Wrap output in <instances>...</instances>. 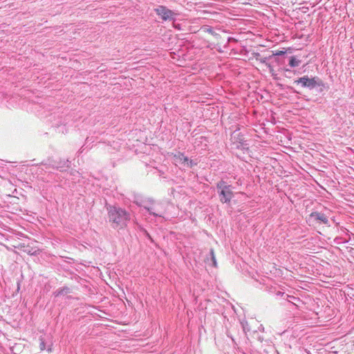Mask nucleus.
I'll use <instances>...</instances> for the list:
<instances>
[{
  "label": "nucleus",
  "instance_id": "obj_1",
  "mask_svg": "<svg viewBox=\"0 0 354 354\" xmlns=\"http://www.w3.org/2000/svg\"><path fill=\"white\" fill-rule=\"evenodd\" d=\"M108 219L114 229H124L131 219V214L126 209L114 205L106 207Z\"/></svg>",
  "mask_w": 354,
  "mask_h": 354
},
{
  "label": "nucleus",
  "instance_id": "obj_2",
  "mask_svg": "<svg viewBox=\"0 0 354 354\" xmlns=\"http://www.w3.org/2000/svg\"><path fill=\"white\" fill-rule=\"evenodd\" d=\"M293 83L309 90L318 88V91L319 93L323 92L324 89H327L328 88L327 84L317 76L309 77L308 75H304L303 77L294 80Z\"/></svg>",
  "mask_w": 354,
  "mask_h": 354
},
{
  "label": "nucleus",
  "instance_id": "obj_3",
  "mask_svg": "<svg viewBox=\"0 0 354 354\" xmlns=\"http://www.w3.org/2000/svg\"><path fill=\"white\" fill-rule=\"evenodd\" d=\"M219 201L221 203H230L234 197L232 187L221 180L216 183Z\"/></svg>",
  "mask_w": 354,
  "mask_h": 354
},
{
  "label": "nucleus",
  "instance_id": "obj_4",
  "mask_svg": "<svg viewBox=\"0 0 354 354\" xmlns=\"http://www.w3.org/2000/svg\"><path fill=\"white\" fill-rule=\"evenodd\" d=\"M145 209L147 211L149 214L156 217H163L165 213V208L164 204L161 202H156L151 198H148V202L145 205Z\"/></svg>",
  "mask_w": 354,
  "mask_h": 354
},
{
  "label": "nucleus",
  "instance_id": "obj_5",
  "mask_svg": "<svg viewBox=\"0 0 354 354\" xmlns=\"http://www.w3.org/2000/svg\"><path fill=\"white\" fill-rule=\"evenodd\" d=\"M155 12L163 21L175 19L176 14L164 6H158Z\"/></svg>",
  "mask_w": 354,
  "mask_h": 354
},
{
  "label": "nucleus",
  "instance_id": "obj_6",
  "mask_svg": "<svg viewBox=\"0 0 354 354\" xmlns=\"http://www.w3.org/2000/svg\"><path fill=\"white\" fill-rule=\"evenodd\" d=\"M313 219L319 223H322L326 225H328V216L322 213L319 212H313L309 215V220Z\"/></svg>",
  "mask_w": 354,
  "mask_h": 354
},
{
  "label": "nucleus",
  "instance_id": "obj_7",
  "mask_svg": "<svg viewBox=\"0 0 354 354\" xmlns=\"http://www.w3.org/2000/svg\"><path fill=\"white\" fill-rule=\"evenodd\" d=\"M174 160L180 164H182L185 166L186 161L188 160V157L185 156L183 153L180 151L177 152L174 155Z\"/></svg>",
  "mask_w": 354,
  "mask_h": 354
},
{
  "label": "nucleus",
  "instance_id": "obj_8",
  "mask_svg": "<svg viewBox=\"0 0 354 354\" xmlns=\"http://www.w3.org/2000/svg\"><path fill=\"white\" fill-rule=\"evenodd\" d=\"M285 299L288 302L291 303L292 305L295 306L297 308L299 306L297 303L301 302V299L299 297H296L292 295H286Z\"/></svg>",
  "mask_w": 354,
  "mask_h": 354
},
{
  "label": "nucleus",
  "instance_id": "obj_9",
  "mask_svg": "<svg viewBox=\"0 0 354 354\" xmlns=\"http://www.w3.org/2000/svg\"><path fill=\"white\" fill-rule=\"evenodd\" d=\"M70 292L69 288L64 286L60 288H58L57 290L54 292V295L55 297H59L60 295H66L67 293Z\"/></svg>",
  "mask_w": 354,
  "mask_h": 354
},
{
  "label": "nucleus",
  "instance_id": "obj_10",
  "mask_svg": "<svg viewBox=\"0 0 354 354\" xmlns=\"http://www.w3.org/2000/svg\"><path fill=\"white\" fill-rule=\"evenodd\" d=\"M148 202L147 200H142L138 196H135L133 203H135L138 206L143 208L145 209V205H147Z\"/></svg>",
  "mask_w": 354,
  "mask_h": 354
},
{
  "label": "nucleus",
  "instance_id": "obj_11",
  "mask_svg": "<svg viewBox=\"0 0 354 354\" xmlns=\"http://www.w3.org/2000/svg\"><path fill=\"white\" fill-rule=\"evenodd\" d=\"M301 64V61L297 59L295 56H291L289 59V65L292 67H297Z\"/></svg>",
  "mask_w": 354,
  "mask_h": 354
},
{
  "label": "nucleus",
  "instance_id": "obj_12",
  "mask_svg": "<svg viewBox=\"0 0 354 354\" xmlns=\"http://www.w3.org/2000/svg\"><path fill=\"white\" fill-rule=\"evenodd\" d=\"M197 164H198V162L196 160L188 158V160L186 161L185 166L188 168H192L193 167L197 165Z\"/></svg>",
  "mask_w": 354,
  "mask_h": 354
},
{
  "label": "nucleus",
  "instance_id": "obj_13",
  "mask_svg": "<svg viewBox=\"0 0 354 354\" xmlns=\"http://www.w3.org/2000/svg\"><path fill=\"white\" fill-rule=\"evenodd\" d=\"M210 255H211V259H212V261L213 266L214 267H216V257H215L213 249L210 250Z\"/></svg>",
  "mask_w": 354,
  "mask_h": 354
},
{
  "label": "nucleus",
  "instance_id": "obj_14",
  "mask_svg": "<svg viewBox=\"0 0 354 354\" xmlns=\"http://www.w3.org/2000/svg\"><path fill=\"white\" fill-rule=\"evenodd\" d=\"M204 30L205 32H207L210 33L211 35H214V30H213V28L212 27H209V26L205 27L204 28Z\"/></svg>",
  "mask_w": 354,
  "mask_h": 354
},
{
  "label": "nucleus",
  "instance_id": "obj_15",
  "mask_svg": "<svg viewBox=\"0 0 354 354\" xmlns=\"http://www.w3.org/2000/svg\"><path fill=\"white\" fill-rule=\"evenodd\" d=\"M40 344H39V348H40V350L41 351H44L46 349V344L44 342V341L43 340V339H40Z\"/></svg>",
  "mask_w": 354,
  "mask_h": 354
},
{
  "label": "nucleus",
  "instance_id": "obj_16",
  "mask_svg": "<svg viewBox=\"0 0 354 354\" xmlns=\"http://www.w3.org/2000/svg\"><path fill=\"white\" fill-rule=\"evenodd\" d=\"M286 53L285 51H283V50H279L277 52H276L274 55L275 56H281V55H283L284 54Z\"/></svg>",
  "mask_w": 354,
  "mask_h": 354
},
{
  "label": "nucleus",
  "instance_id": "obj_17",
  "mask_svg": "<svg viewBox=\"0 0 354 354\" xmlns=\"http://www.w3.org/2000/svg\"><path fill=\"white\" fill-rule=\"evenodd\" d=\"M276 295H277V296H283V295H285V293H284L283 292L277 291V293H276Z\"/></svg>",
  "mask_w": 354,
  "mask_h": 354
},
{
  "label": "nucleus",
  "instance_id": "obj_18",
  "mask_svg": "<svg viewBox=\"0 0 354 354\" xmlns=\"http://www.w3.org/2000/svg\"><path fill=\"white\" fill-rule=\"evenodd\" d=\"M145 235H146V236L147 238H149L150 240H151V236L149 235V234L146 230H145Z\"/></svg>",
  "mask_w": 354,
  "mask_h": 354
},
{
  "label": "nucleus",
  "instance_id": "obj_19",
  "mask_svg": "<svg viewBox=\"0 0 354 354\" xmlns=\"http://www.w3.org/2000/svg\"><path fill=\"white\" fill-rule=\"evenodd\" d=\"M47 351L48 353H50L52 351V348H51V346H49L48 348H47Z\"/></svg>",
  "mask_w": 354,
  "mask_h": 354
},
{
  "label": "nucleus",
  "instance_id": "obj_20",
  "mask_svg": "<svg viewBox=\"0 0 354 354\" xmlns=\"http://www.w3.org/2000/svg\"><path fill=\"white\" fill-rule=\"evenodd\" d=\"M261 63H266V58H263V59L261 60Z\"/></svg>",
  "mask_w": 354,
  "mask_h": 354
},
{
  "label": "nucleus",
  "instance_id": "obj_21",
  "mask_svg": "<svg viewBox=\"0 0 354 354\" xmlns=\"http://www.w3.org/2000/svg\"><path fill=\"white\" fill-rule=\"evenodd\" d=\"M257 338H258V339H259L260 342H262V341H263V337H260V336H258V337H257Z\"/></svg>",
  "mask_w": 354,
  "mask_h": 354
},
{
  "label": "nucleus",
  "instance_id": "obj_22",
  "mask_svg": "<svg viewBox=\"0 0 354 354\" xmlns=\"http://www.w3.org/2000/svg\"><path fill=\"white\" fill-rule=\"evenodd\" d=\"M66 163L67 164L66 167H69V161L67 160Z\"/></svg>",
  "mask_w": 354,
  "mask_h": 354
},
{
  "label": "nucleus",
  "instance_id": "obj_23",
  "mask_svg": "<svg viewBox=\"0 0 354 354\" xmlns=\"http://www.w3.org/2000/svg\"><path fill=\"white\" fill-rule=\"evenodd\" d=\"M28 254H30L31 255H33V254H34V253H30V251H28Z\"/></svg>",
  "mask_w": 354,
  "mask_h": 354
},
{
  "label": "nucleus",
  "instance_id": "obj_24",
  "mask_svg": "<svg viewBox=\"0 0 354 354\" xmlns=\"http://www.w3.org/2000/svg\"><path fill=\"white\" fill-rule=\"evenodd\" d=\"M82 151H82V149H80V150L79 151V153H82Z\"/></svg>",
  "mask_w": 354,
  "mask_h": 354
},
{
  "label": "nucleus",
  "instance_id": "obj_25",
  "mask_svg": "<svg viewBox=\"0 0 354 354\" xmlns=\"http://www.w3.org/2000/svg\"><path fill=\"white\" fill-rule=\"evenodd\" d=\"M243 330H246V328L245 326H243Z\"/></svg>",
  "mask_w": 354,
  "mask_h": 354
},
{
  "label": "nucleus",
  "instance_id": "obj_26",
  "mask_svg": "<svg viewBox=\"0 0 354 354\" xmlns=\"http://www.w3.org/2000/svg\"><path fill=\"white\" fill-rule=\"evenodd\" d=\"M259 328H262V330H263V328L262 327V326H260Z\"/></svg>",
  "mask_w": 354,
  "mask_h": 354
}]
</instances>
